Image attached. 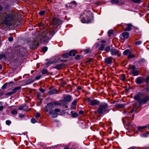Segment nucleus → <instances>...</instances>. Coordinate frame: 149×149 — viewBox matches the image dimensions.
Masks as SVG:
<instances>
[{
    "label": "nucleus",
    "mask_w": 149,
    "mask_h": 149,
    "mask_svg": "<svg viewBox=\"0 0 149 149\" xmlns=\"http://www.w3.org/2000/svg\"><path fill=\"white\" fill-rule=\"evenodd\" d=\"M93 60V58H90L89 60L87 61L85 63L87 65L88 64V63H90Z\"/></svg>",
    "instance_id": "nucleus-55"
},
{
    "label": "nucleus",
    "mask_w": 149,
    "mask_h": 149,
    "mask_svg": "<svg viewBox=\"0 0 149 149\" xmlns=\"http://www.w3.org/2000/svg\"><path fill=\"white\" fill-rule=\"evenodd\" d=\"M77 52L76 50L72 49L69 52V55H70V56H74Z\"/></svg>",
    "instance_id": "nucleus-19"
},
{
    "label": "nucleus",
    "mask_w": 149,
    "mask_h": 149,
    "mask_svg": "<svg viewBox=\"0 0 149 149\" xmlns=\"http://www.w3.org/2000/svg\"><path fill=\"white\" fill-rule=\"evenodd\" d=\"M138 130L140 131L141 130L144 129L143 126H139L137 127Z\"/></svg>",
    "instance_id": "nucleus-64"
},
{
    "label": "nucleus",
    "mask_w": 149,
    "mask_h": 149,
    "mask_svg": "<svg viewBox=\"0 0 149 149\" xmlns=\"http://www.w3.org/2000/svg\"><path fill=\"white\" fill-rule=\"evenodd\" d=\"M39 45L38 43L36 45L33 42L32 44L30 45V46L31 47V49H34L37 47H39Z\"/></svg>",
    "instance_id": "nucleus-26"
},
{
    "label": "nucleus",
    "mask_w": 149,
    "mask_h": 149,
    "mask_svg": "<svg viewBox=\"0 0 149 149\" xmlns=\"http://www.w3.org/2000/svg\"><path fill=\"white\" fill-rule=\"evenodd\" d=\"M63 99L67 102H69L72 100L73 98L71 95H67L64 97Z\"/></svg>",
    "instance_id": "nucleus-12"
},
{
    "label": "nucleus",
    "mask_w": 149,
    "mask_h": 149,
    "mask_svg": "<svg viewBox=\"0 0 149 149\" xmlns=\"http://www.w3.org/2000/svg\"><path fill=\"white\" fill-rule=\"evenodd\" d=\"M72 4H73V5H75L76 6L77 5V2L75 1H71V2H70L69 3H68V4L69 5Z\"/></svg>",
    "instance_id": "nucleus-48"
},
{
    "label": "nucleus",
    "mask_w": 149,
    "mask_h": 149,
    "mask_svg": "<svg viewBox=\"0 0 149 149\" xmlns=\"http://www.w3.org/2000/svg\"><path fill=\"white\" fill-rule=\"evenodd\" d=\"M126 104H118L114 105V107L118 109L122 108H124Z\"/></svg>",
    "instance_id": "nucleus-17"
},
{
    "label": "nucleus",
    "mask_w": 149,
    "mask_h": 149,
    "mask_svg": "<svg viewBox=\"0 0 149 149\" xmlns=\"http://www.w3.org/2000/svg\"><path fill=\"white\" fill-rule=\"evenodd\" d=\"M119 2V0H111V3L113 4H116Z\"/></svg>",
    "instance_id": "nucleus-43"
},
{
    "label": "nucleus",
    "mask_w": 149,
    "mask_h": 149,
    "mask_svg": "<svg viewBox=\"0 0 149 149\" xmlns=\"http://www.w3.org/2000/svg\"><path fill=\"white\" fill-rule=\"evenodd\" d=\"M80 55H77L75 57V58L76 60H80L81 59Z\"/></svg>",
    "instance_id": "nucleus-57"
},
{
    "label": "nucleus",
    "mask_w": 149,
    "mask_h": 149,
    "mask_svg": "<svg viewBox=\"0 0 149 149\" xmlns=\"http://www.w3.org/2000/svg\"><path fill=\"white\" fill-rule=\"evenodd\" d=\"M37 97L38 99L40 100L41 102H42L43 100V99L40 98L41 94L39 92H37L36 93Z\"/></svg>",
    "instance_id": "nucleus-30"
},
{
    "label": "nucleus",
    "mask_w": 149,
    "mask_h": 149,
    "mask_svg": "<svg viewBox=\"0 0 149 149\" xmlns=\"http://www.w3.org/2000/svg\"><path fill=\"white\" fill-rule=\"evenodd\" d=\"M58 29L57 28L56 29H53L52 30V31L50 34H49V36H50V37H48L46 39H45L44 41V44L46 45L47 44L48 42L52 38L54 34L57 31Z\"/></svg>",
    "instance_id": "nucleus-7"
},
{
    "label": "nucleus",
    "mask_w": 149,
    "mask_h": 149,
    "mask_svg": "<svg viewBox=\"0 0 149 149\" xmlns=\"http://www.w3.org/2000/svg\"><path fill=\"white\" fill-rule=\"evenodd\" d=\"M108 34L109 36H110L111 35H113L114 34L113 31V30H110L108 32Z\"/></svg>",
    "instance_id": "nucleus-36"
},
{
    "label": "nucleus",
    "mask_w": 149,
    "mask_h": 149,
    "mask_svg": "<svg viewBox=\"0 0 149 149\" xmlns=\"http://www.w3.org/2000/svg\"><path fill=\"white\" fill-rule=\"evenodd\" d=\"M129 36V33L127 32H123L121 34L120 36H122L125 39H127L128 38Z\"/></svg>",
    "instance_id": "nucleus-15"
},
{
    "label": "nucleus",
    "mask_w": 149,
    "mask_h": 149,
    "mask_svg": "<svg viewBox=\"0 0 149 149\" xmlns=\"http://www.w3.org/2000/svg\"><path fill=\"white\" fill-rule=\"evenodd\" d=\"M63 23V21L57 17H54L52 19L51 25L52 26H58Z\"/></svg>",
    "instance_id": "nucleus-5"
},
{
    "label": "nucleus",
    "mask_w": 149,
    "mask_h": 149,
    "mask_svg": "<svg viewBox=\"0 0 149 149\" xmlns=\"http://www.w3.org/2000/svg\"><path fill=\"white\" fill-rule=\"evenodd\" d=\"M111 54L112 55H116L119 53V50H117L115 49H112L111 51Z\"/></svg>",
    "instance_id": "nucleus-18"
},
{
    "label": "nucleus",
    "mask_w": 149,
    "mask_h": 149,
    "mask_svg": "<svg viewBox=\"0 0 149 149\" xmlns=\"http://www.w3.org/2000/svg\"><path fill=\"white\" fill-rule=\"evenodd\" d=\"M69 54V52H66L64 54H63L62 55H61V57H62L63 58H67L69 56H70Z\"/></svg>",
    "instance_id": "nucleus-25"
},
{
    "label": "nucleus",
    "mask_w": 149,
    "mask_h": 149,
    "mask_svg": "<svg viewBox=\"0 0 149 149\" xmlns=\"http://www.w3.org/2000/svg\"><path fill=\"white\" fill-rule=\"evenodd\" d=\"M11 123V121L9 120H7L6 121V123L7 125H9Z\"/></svg>",
    "instance_id": "nucleus-60"
},
{
    "label": "nucleus",
    "mask_w": 149,
    "mask_h": 149,
    "mask_svg": "<svg viewBox=\"0 0 149 149\" xmlns=\"http://www.w3.org/2000/svg\"><path fill=\"white\" fill-rule=\"evenodd\" d=\"M131 128L133 130L136 127V126L135 125L133 124L131 125Z\"/></svg>",
    "instance_id": "nucleus-63"
},
{
    "label": "nucleus",
    "mask_w": 149,
    "mask_h": 149,
    "mask_svg": "<svg viewBox=\"0 0 149 149\" xmlns=\"http://www.w3.org/2000/svg\"><path fill=\"white\" fill-rule=\"evenodd\" d=\"M61 57V55H59L58 56V58H55L54 60L53 61L54 62V64L60 63L61 61L60 58Z\"/></svg>",
    "instance_id": "nucleus-22"
},
{
    "label": "nucleus",
    "mask_w": 149,
    "mask_h": 149,
    "mask_svg": "<svg viewBox=\"0 0 149 149\" xmlns=\"http://www.w3.org/2000/svg\"><path fill=\"white\" fill-rule=\"evenodd\" d=\"M138 28L137 27H136V26H134L132 28V29L133 31H136V30H138Z\"/></svg>",
    "instance_id": "nucleus-62"
},
{
    "label": "nucleus",
    "mask_w": 149,
    "mask_h": 149,
    "mask_svg": "<svg viewBox=\"0 0 149 149\" xmlns=\"http://www.w3.org/2000/svg\"><path fill=\"white\" fill-rule=\"evenodd\" d=\"M131 53L132 52L129 49H127L123 52V54L124 55H127Z\"/></svg>",
    "instance_id": "nucleus-24"
},
{
    "label": "nucleus",
    "mask_w": 149,
    "mask_h": 149,
    "mask_svg": "<svg viewBox=\"0 0 149 149\" xmlns=\"http://www.w3.org/2000/svg\"><path fill=\"white\" fill-rule=\"evenodd\" d=\"M3 58L6 59V55L4 54H0V59H1Z\"/></svg>",
    "instance_id": "nucleus-49"
},
{
    "label": "nucleus",
    "mask_w": 149,
    "mask_h": 149,
    "mask_svg": "<svg viewBox=\"0 0 149 149\" xmlns=\"http://www.w3.org/2000/svg\"><path fill=\"white\" fill-rule=\"evenodd\" d=\"M17 111L15 109H14L13 111H11V114L14 115L16 114H17Z\"/></svg>",
    "instance_id": "nucleus-52"
},
{
    "label": "nucleus",
    "mask_w": 149,
    "mask_h": 149,
    "mask_svg": "<svg viewBox=\"0 0 149 149\" xmlns=\"http://www.w3.org/2000/svg\"><path fill=\"white\" fill-rule=\"evenodd\" d=\"M112 57H109L107 58H105L104 59L105 62L107 64H111L112 63Z\"/></svg>",
    "instance_id": "nucleus-14"
},
{
    "label": "nucleus",
    "mask_w": 149,
    "mask_h": 149,
    "mask_svg": "<svg viewBox=\"0 0 149 149\" xmlns=\"http://www.w3.org/2000/svg\"><path fill=\"white\" fill-rule=\"evenodd\" d=\"M60 102H61V104H62L63 106L67 104V102L64 100V99L62 100H61L60 101Z\"/></svg>",
    "instance_id": "nucleus-33"
},
{
    "label": "nucleus",
    "mask_w": 149,
    "mask_h": 149,
    "mask_svg": "<svg viewBox=\"0 0 149 149\" xmlns=\"http://www.w3.org/2000/svg\"><path fill=\"white\" fill-rule=\"evenodd\" d=\"M146 83V84H149V76L147 77L146 81H145Z\"/></svg>",
    "instance_id": "nucleus-54"
},
{
    "label": "nucleus",
    "mask_w": 149,
    "mask_h": 149,
    "mask_svg": "<svg viewBox=\"0 0 149 149\" xmlns=\"http://www.w3.org/2000/svg\"><path fill=\"white\" fill-rule=\"evenodd\" d=\"M48 47H47L45 46L43 47L42 49V51L43 52H46L48 50Z\"/></svg>",
    "instance_id": "nucleus-41"
},
{
    "label": "nucleus",
    "mask_w": 149,
    "mask_h": 149,
    "mask_svg": "<svg viewBox=\"0 0 149 149\" xmlns=\"http://www.w3.org/2000/svg\"><path fill=\"white\" fill-rule=\"evenodd\" d=\"M104 47V45L103 44H101L99 47L98 50L99 51H103Z\"/></svg>",
    "instance_id": "nucleus-32"
},
{
    "label": "nucleus",
    "mask_w": 149,
    "mask_h": 149,
    "mask_svg": "<svg viewBox=\"0 0 149 149\" xmlns=\"http://www.w3.org/2000/svg\"><path fill=\"white\" fill-rule=\"evenodd\" d=\"M149 135V132L148 131H146V132L143 133L141 134V136L143 137H146L148 136Z\"/></svg>",
    "instance_id": "nucleus-27"
},
{
    "label": "nucleus",
    "mask_w": 149,
    "mask_h": 149,
    "mask_svg": "<svg viewBox=\"0 0 149 149\" xmlns=\"http://www.w3.org/2000/svg\"><path fill=\"white\" fill-rule=\"evenodd\" d=\"M142 43V42L141 41L139 40V41H136L135 42V45H138L141 44Z\"/></svg>",
    "instance_id": "nucleus-56"
},
{
    "label": "nucleus",
    "mask_w": 149,
    "mask_h": 149,
    "mask_svg": "<svg viewBox=\"0 0 149 149\" xmlns=\"http://www.w3.org/2000/svg\"><path fill=\"white\" fill-rule=\"evenodd\" d=\"M104 50L107 52H109L111 51V47L109 46H107L104 49Z\"/></svg>",
    "instance_id": "nucleus-31"
},
{
    "label": "nucleus",
    "mask_w": 149,
    "mask_h": 149,
    "mask_svg": "<svg viewBox=\"0 0 149 149\" xmlns=\"http://www.w3.org/2000/svg\"><path fill=\"white\" fill-rule=\"evenodd\" d=\"M84 51L86 54H88L90 52L91 49L88 48L87 49H84Z\"/></svg>",
    "instance_id": "nucleus-46"
},
{
    "label": "nucleus",
    "mask_w": 149,
    "mask_h": 149,
    "mask_svg": "<svg viewBox=\"0 0 149 149\" xmlns=\"http://www.w3.org/2000/svg\"><path fill=\"white\" fill-rule=\"evenodd\" d=\"M66 64L65 63H61L53 67V68L59 70L62 68L65 67Z\"/></svg>",
    "instance_id": "nucleus-11"
},
{
    "label": "nucleus",
    "mask_w": 149,
    "mask_h": 149,
    "mask_svg": "<svg viewBox=\"0 0 149 149\" xmlns=\"http://www.w3.org/2000/svg\"><path fill=\"white\" fill-rule=\"evenodd\" d=\"M47 31H43L42 33L41 34V38L42 40L43 41V43H44V41L45 39H46L49 36L47 37Z\"/></svg>",
    "instance_id": "nucleus-10"
},
{
    "label": "nucleus",
    "mask_w": 149,
    "mask_h": 149,
    "mask_svg": "<svg viewBox=\"0 0 149 149\" xmlns=\"http://www.w3.org/2000/svg\"><path fill=\"white\" fill-rule=\"evenodd\" d=\"M14 92H8L5 94V95L7 97H8L11 95L12 94H13Z\"/></svg>",
    "instance_id": "nucleus-45"
},
{
    "label": "nucleus",
    "mask_w": 149,
    "mask_h": 149,
    "mask_svg": "<svg viewBox=\"0 0 149 149\" xmlns=\"http://www.w3.org/2000/svg\"><path fill=\"white\" fill-rule=\"evenodd\" d=\"M132 2L135 3L140 4L141 3V0H131Z\"/></svg>",
    "instance_id": "nucleus-38"
},
{
    "label": "nucleus",
    "mask_w": 149,
    "mask_h": 149,
    "mask_svg": "<svg viewBox=\"0 0 149 149\" xmlns=\"http://www.w3.org/2000/svg\"><path fill=\"white\" fill-rule=\"evenodd\" d=\"M87 100L89 104L92 106H98L100 104V101L97 99L91 100V97H88Z\"/></svg>",
    "instance_id": "nucleus-6"
},
{
    "label": "nucleus",
    "mask_w": 149,
    "mask_h": 149,
    "mask_svg": "<svg viewBox=\"0 0 149 149\" xmlns=\"http://www.w3.org/2000/svg\"><path fill=\"white\" fill-rule=\"evenodd\" d=\"M21 87L20 86H18L15 87L14 89H12V92H14V93H15L17 92V91L21 89Z\"/></svg>",
    "instance_id": "nucleus-29"
},
{
    "label": "nucleus",
    "mask_w": 149,
    "mask_h": 149,
    "mask_svg": "<svg viewBox=\"0 0 149 149\" xmlns=\"http://www.w3.org/2000/svg\"><path fill=\"white\" fill-rule=\"evenodd\" d=\"M58 114L56 112H54L52 115V117L53 118H54L57 117L58 116Z\"/></svg>",
    "instance_id": "nucleus-35"
},
{
    "label": "nucleus",
    "mask_w": 149,
    "mask_h": 149,
    "mask_svg": "<svg viewBox=\"0 0 149 149\" xmlns=\"http://www.w3.org/2000/svg\"><path fill=\"white\" fill-rule=\"evenodd\" d=\"M65 7L67 8H68L69 9H71L72 8V6L68 5V4H66L65 5Z\"/></svg>",
    "instance_id": "nucleus-61"
},
{
    "label": "nucleus",
    "mask_w": 149,
    "mask_h": 149,
    "mask_svg": "<svg viewBox=\"0 0 149 149\" xmlns=\"http://www.w3.org/2000/svg\"><path fill=\"white\" fill-rule=\"evenodd\" d=\"M135 57V55L134 54H130L128 56V58L131 59Z\"/></svg>",
    "instance_id": "nucleus-42"
},
{
    "label": "nucleus",
    "mask_w": 149,
    "mask_h": 149,
    "mask_svg": "<svg viewBox=\"0 0 149 149\" xmlns=\"http://www.w3.org/2000/svg\"><path fill=\"white\" fill-rule=\"evenodd\" d=\"M31 122L32 123H35L37 122V121L34 118H32L31 120Z\"/></svg>",
    "instance_id": "nucleus-50"
},
{
    "label": "nucleus",
    "mask_w": 149,
    "mask_h": 149,
    "mask_svg": "<svg viewBox=\"0 0 149 149\" xmlns=\"http://www.w3.org/2000/svg\"><path fill=\"white\" fill-rule=\"evenodd\" d=\"M15 15L13 13L7 14L4 17V20L3 21L4 24L8 26H11L12 23L11 22L14 19Z\"/></svg>",
    "instance_id": "nucleus-4"
},
{
    "label": "nucleus",
    "mask_w": 149,
    "mask_h": 149,
    "mask_svg": "<svg viewBox=\"0 0 149 149\" xmlns=\"http://www.w3.org/2000/svg\"><path fill=\"white\" fill-rule=\"evenodd\" d=\"M45 13V10H42L40 11L39 13H38L39 15L40 16H43L44 15Z\"/></svg>",
    "instance_id": "nucleus-34"
},
{
    "label": "nucleus",
    "mask_w": 149,
    "mask_h": 149,
    "mask_svg": "<svg viewBox=\"0 0 149 149\" xmlns=\"http://www.w3.org/2000/svg\"><path fill=\"white\" fill-rule=\"evenodd\" d=\"M136 66L135 65H133L131 67V71H133L134 70H136Z\"/></svg>",
    "instance_id": "nucleus-58"
},
{
    "label": "nucleus",
    "mask_w": 149,
    "mask_h": 149,
    "mask_svg": "<svg viewBox=\"0 0 149 149\" xmlns=\"http://www.w3.org/2000/svg\"><path fill=\"white\" fill-rule=\"evenodd\" d=\"M130 74H132L134 76H138L139 74V71L138 70H135L132 71H132H130Z\"/></svg>",
    "instance_id": "nucleus-21"
},
{
    "label": "nucleus",
    "mask_w": 149,
    "mask_h": 149,
    "mask_svg": "<svg viewBox=\"0 0 149 149\" xmlns=\"http://www.w3.org/2000/svg\"><path fill=\"white\" fill-rule=\"evenodd\" d=\"M48 72V70L46 69H44L42 70V73L43 75L47 74Z\"/></svg>",
    "instance_id": "nucleus-37"
},
{
    "label": "nucleus",
    "mask_w": 149,
    "mask_h": 149,
    "mask_svg": "<svg viewBox=\"0 0 149 149\" xmlns=\"http://www.w3.org/2000/svg\"><path fill=\"white\" fill-rule=\"evenodd\" d=\"M78 102V100L77 99H75L72 102V105L74 106H76L77 105V103Z\"/></svg>",
    "instance_id": "nucleus-40"
},
{
    "label": "nucleus",
    "mask_w": 149,
    "mask_h": 149,
    "mask_svg": "<svg viewBox=\"0 0 149 149\" xmlns=\"http://www.w3.org/2000/svg\"><path fill=\"white\" fill-rule=\"evenodd\" d=\"M93 14L89 10H84L81 19L82 22L84 23L92 22L93 19Z\"/></svg>",
    "instance_id": "nucleus-1"
},
{
    "label": "nucleus",
    "mask_w": 149,
    "mask_h": 149,
    "mask_svg": "<svg viewBox=\"0 0 149 149\" xmlns=\"http://www.w3.org/2000/svg\"><path fill=\"white\" fill-rule=\"evenodd\" d=\"M53 64H54V62H53V61L50 60L45 63V65L47 66V67H48L50 65Z\"/></svg>",
    "instance_id": "nucleus-28"
},
{
    "label": "nucleus",
    "mask_w": 149,
    "mask_h": 149,
    "mask_svg": "<svg viewBox=\"0 0 149 149\" xmlns=\"http://www.w3.org/2000/svg\"><path fill=\"white\" fill-rule=\"evenodd\" d=\"M122 76L123 77V78L121 79V80L123 81H125L126 80V76L125 74H122Z\"/></svg>",
    "instance_id": "nucleus-51"
},
{
    "label": "nucleus",
    "mask_w": 149,
    "mask_h": 149,
    "mask_svg": "<svg viewBox=\"0 0 149 149\" xmlns=\"http://www.w3.org/2000/svg\"><path fill=\"white\" fill-rule=\"evenodd\" d=\"M145 81V78L142 77H139L136 78L135 80L136 83L137 84H141Z\"/></svg>",
    "instance_id": "nucleus-9"
},
{
    "label": "nucleus",
    "mask_w": 149,
    "mask_h": 149,
    "mask_svg": "<svg viewBox=\"0 0 149 149\" xmlns=\"http://www.w3.org/2000/svg\"><path fill=\"white\" fill-rule=\"evenodd\" d=\"M70 113L72 117L73 118H76L79 116V114L78 113L74 111H71Z\"/></svg>",
    "instance_id": "nucleus-20"
},
{
    "label": "nucleus",
    "mask_w": 149,
    "mask_h": 149,
    "mask_svg": "<svg viewBox=\"0 0 149 149\" xmlns=\"http://www.w3.org/2000/svg\"><path fill=\"white\" fill-rule=\"evenodd\" d=\"M54 104H55V105H59L60 106L61 105V102H54Z\"/></svg>",
    "instance_id": "nucleus-59"
},
{
    "label": "nucleus",
    "mask_w": 149,
    "mask_h": 149,
    "mask_svg": "<svg viewBox=\"0 0 149 149\" xmlns=\"http://www.w3.org/2000/svg\"><path fill=\"white\" fill-rule=\"evenodd\" d=\"M143 95L142 93L139 92L134 97V99L135 101H138L139 105H140L138 107L143 105V104H146L149 101V96L148 95H146L143 98H141V97Z\"/></svg>",
    "instance_id": "nucleus-2"
},
{
    "label": "nucleus",
    "mask_w": 149,
    "mask_h": 149,
    "mask_svg": "<svg viewBox=\"0 0 149 149\" xmlns=\"http://www.w3.org/2000/svg\"><path fill=\"white\" fill-rule=\"evenodd\" d=\"M109 106L106 103L103 104H100L98 108L97 109V112L99 114L105 115L109 113L110 109H108Z\"/></svg>",
    "instance_id": "nucleus-3"
},
{
    "label": "nucleus",
    "mask_w": 149,
    "mask_h": 149,
    "mask_svg": "<svg viewBox=\"0 0 149 149\" xmlns=\"http://www.w3.org/2000/svg\"><path fill=\"white\" fill-rule=\"evenodd\" d=\"M146 87L145 90L146 91V93H149V84H146Z\"/></svg>",
    "instance_id": "nucleus-44"
},
{
    "label": "nucleus",
    "mask_w": 149,
    "mask_h": 149,
    "mask_svg": "<svg viewBox=\"0 0 149 149\" xmlns=\"http://www.w3.org/2000/svg\"><path fill=\"white\" fill-rule=\"evenodd\" d=\"M145 61L146 60L144 58H142L138 62V63L139 64H141L145 62Z\"/></svg>",
    "instance_id": "nucleus-39"
},
{
    "label": "nucleus",
    "mask_w": 149,
    "mask_h": 149,
    "mask_svg": "<svg viewBox=\"0 0 149 149\" xmlns=\"http://www.w3.org/2000/svg\"><path fill=\"white\" fill-rule=\"evenodd\" d=\"M127 26L124 29L125 31H130L132 30V28L133 26L131 23L127 24Z\"/></svg>",
    "instance_id": "nucleus-13"
},
{
    "label": "nucleus",
    "mask_w": 149,
    "mask_h": 149,
    "mask_svg": "<svg viewBox=\"0 0 149 149\" xmlns=\"http://www.w3.org/2000/svg\"><path fill=\"white\" fill-rule=\"evenodd\" d=\"M55 104H54V102H49L47 104V105L45 107V110L46 112H48L49 110L48 108L52 109L54 107Z\"/></svg>",
    "instance_id": "nucleus-8"
},
{
    "label": "nucleus",
    "mask_w": 149,
    "mask_h": 149,
    "mask_svg": "<svg viewBox=\"0 0 149 149\" xmlns=\"http://www.w3.org/2000/svg\"><path fill=\"white\" fill-rule=\"evenodd\" d=\"M35 81L34 79H28L26 82L25 85H27L30 84L32 83Z\"/></svg>",
    "instance_id": "nucleus-23"
},
{
    "label": "nucleus",
    "mask_w": 149,
    "mask_h": 149,
    "mask_svg": "<svg viewBox=\"0 0 149 149\" xmlns=\"http://www.w3.org/2000/svg\"><path fill=\"white\" fill-rule=\"evenodd\" d=\"M58 93V91L55 89L50 90L48 92V94L49 95H52L54 94H57Z\"/></svg>",
    "instance_id": "nucleus-16"
},
{
    "label": "nucleus",
    "mask_w": 149,
    "mask_h": 149,
    "mask_svg": "<svg viewBox=\"0 0 149 149\" xmlns=\"http://www.w3.org/2000/svg\"><path fill=\"white\" fill-rule=\"evenodd\" d=\"M127 63V62L126 61H124L122 62L121 63V65L122 66H124L126 65Z\"/></svg>",
    "instance_id": "nucleus-53"
},
{
    "label": "nucleus",
    "mask_w": 149,
    "mask_h": 149,
    "mask_svg": "<svg viewBox=\"0 0 149 149\" xmlns=\"http://www.w3.org/2000/svg\"><path fill=\"white\" fill-rule=\"evenodd\" d=\"M8 84L7 83H5L1 87V88L3 90H5L6 88V86Z\"/></svg>",
    "instance_id": "nucleus-47"
}]
</instances>
